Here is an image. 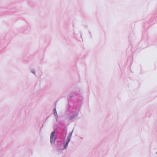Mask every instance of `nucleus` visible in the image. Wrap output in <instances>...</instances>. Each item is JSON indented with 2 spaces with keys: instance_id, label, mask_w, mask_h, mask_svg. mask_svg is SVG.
<instances>
[{
  "instance_id": "nucleus-1",
  "label": "nucleus",
  "mask_w": 157,
  "mask_h": 157,
  "mask_svg": "<svg viewBox=\"0 0 157 157\" xmlns=\"http://www.w3.org/2000/svg\"><path fill=\"white\" fill-rule=\"evenodd\" d=\"M55 132H53L51 134V137H50V141L51 143L54 142L55 140V139L54 137V135H55Z\"/></svg>"
},
{
  "instance_id": "nucleus-2",
  "label": "nucleus",
  "mask_w": 157,
  "mask_h": 157,
  "mask_svg": "<svg viewBox=\"0 0 157 157\" xmlns=\"http://www.w3.org/2000/svg\"><path fill=\"white\" fill-rule=\"evenodd\" d=\"M70 137H69L67 138V139L66 140V142L64 144V148H66L67 147V146L68 144V143L69 142V141H70Z\"/></svg>"
},
{
  "instance_id": "nucleus-3",
  "label": "nucleus",
  "mask_w": 157,
  "mask_h": 157,
  "mask_svg": "<svg viewBox=\"0 0 157 157\" xmlns=\"http://www.w3.org/2000/svg\"><path fill=\"white\" fill-rule=\"evenodd\" d=\"M54 113L55 115H56V109H54Z\"/></svg>"
}]
</instances>
